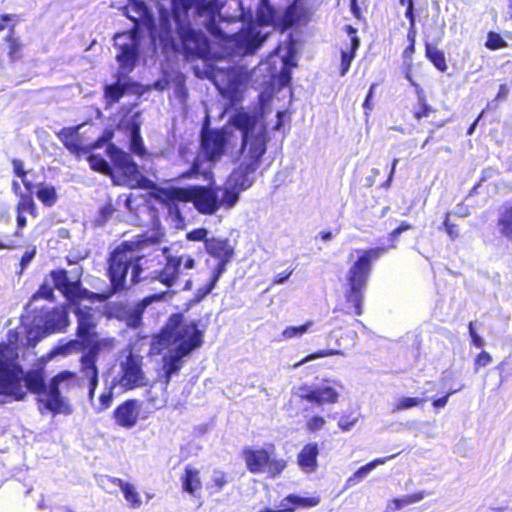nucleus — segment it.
Wrapping results in <instances>:
<instances>
[{
    "instance_id": "f257e3e1",
    "label": "nucleus",
    "mask_w": 512,
    "mask_h": 512,
    "mask_svg": "<svg viewBox=\"0 0 512 512\" xmlns=\"http://www.w3.org/2000/svg\"><path fill=\"white\" fill-rule=\"evenodd\" d=\"M164 233L157 230L151 235L143 233L134 240L123 241L117 245L107 258L106 275L110 285L104 294L109 298L116 293L128 290L142 281L159 282L166 288L183 283L184 290L193 285L190 271L196 268L195 257L188 253L159 255H137V251L160 244Z\"/></svg>"
},
{
    "instance_id": "f03ea898",
    "label": "nucleus",
    "mask_w": 512,
    "mask_h": 512,
    "mask_svg": "<svg viewBox=\"0 0 512 512\" xmlns=\"http://www.w3.org/2000/svg\"><path fill=\"white\" fill-rule=\"evenodd\" d=\"M76 377L74 371L63 370L52 377L47 385L42 369L25 371L19 363L17 348L8 342H0V405L23 401L28 393H32L37 396L41 414L66 412L59 386L61 382L75 380Z\"/></svg>"
},
{
    "instance_id": "7ed1b4c3",
    "label": "nucleus",
    "mask_w": 512,
    "mask_h": 512,
    "mask_svg": "<svg viewBox=\"0 0 512 512\" xmlns=\"http://www.w3.org/2000/svg\"><path fill=\"white\" fill-rule=\"evenodd\" d=\"M193 5L194 0H170V9L160 7L159 37L164 42L173 40V29L170 22V17H172L186 57L204 58L209 50V42L201 31L191 27L189 12Z\"/></svg>"
},
{
    "instance_id": "20e7f679",
    "label": "nucleus",
    "mask_w": 512,
    "mask_h": 512,
    "mask_svg": "<svg viewBox=\"0 0 512 512\" xmlns=\"http://www.w3.org/2000/svg\"><path fill=\"white\" fill-rule=\"evenodd\" d=\"M231 124L241 132V145L239 149L242 162L239 170L244 174H252L259 167L263 156L267 152L270 140L265 125L257 128V116L246 111H237L231 116Z\"/></svg>"
},
{
    "instance_id": "39448f33",
    "label": "nucleus",
    "mask_w": 512,
    "mask_h": 512,
    "mask_svg": "<svg viewBox=\"0 0 512 512\" xmlns=\"http://www.w3.org/2000/svg\"><path fill=\"white\" fill-rule=\"evenodd\" d=\"M360 254L347 272V289L344 293L346 314H363L364 291L372 271L373 262L387 252L386 246H377L359 251Z\"/></svg>"
},
{
    "instance_id": "423d86ee",
    "label": "nucleus",
    "mask_w": 512,
    "mask_h": 512,
    "mask_svg": "<svg viewBox=\"0 0 512 512\" xmlns=\"http://www.w3.org/2000/svg\"><path fill=\"white\" fill-rule=\"evenodd\" d=\"M203 336L196 321L186 322L181 313H173L153 338L151 349L160 353L170 345L177 344L176 348H185L190 354L202 345Z\"/></svg>"
},
{
    "instance_id": "0eeeda50",
    "label": "nucleus",
    "mask_w": 512,
    "mask_h": 512,
    "mask_svg": "<svg viewBox=\"0 0 512 512\" xmlns=\"http://www.w3.org/2000/svg\"><path fill=\"white\" fill-rule=\"evenodd\" d=\"M203 336L196 321L186 322L181 313H173L153 338L151 349L160 353L170 345L177 344L176 348H185L190 354L202 345Z\"/></svg>"
},
{
    "instance_id": "6e6552de",
    "label": "nucleus",
    "mask_w": 512,
    "mask_h": 512,
    "mask_svg": "<svg viewBox=\"0 0 512 512\" xmlns=\"http://www.w3.org/2000/svg\"><path fill=\"white\" fill-rule=\"evenodd\" d=\"M241 456L250 473H265L271 479L279 477L287 467V461L282 457H277L273 444H270L269 448L245 447Z\"/></svg>"
},
{
    "instance_id": "1a4fd4ad",
    "label": "nucleus",
    "mask_w": 512,
    "mask_h": 512,
    "mask_svg": "<svg viewBox=\"0 0 512 512\" xmlns=\"http://www.w3.org/2000/svg\"><path fill=\"white\" fill-rule=\"evenodd\" d=\"M230 133L226 128H210L205 124L200 133V149L206 160L216 162L226 152Z\"/></svg>"
},
{
    "instance_id": "9d476101",
    "label": "nucleus",
    "mask_w": 512,
    "mask_h": 512,
    "mask_svg": "<svg viewBox=\"0 0 512 512\" xmlns=\"http://www.w3.org/2000/svg\"><path fill=\"white\" fill-rule=\"evenodd\" d=\"M113 386H119L124 391H130L146 385L145 374L142 370L141 361L134 355L129 354L120 363V371L112 379Z\"/></svg>"
},
{
    "instance_id": "9b49d317",
    "label": "nucleus",
    "mask_w": 512,
    "mask_h": 512,
    "mask_svg": "<svg viewBox=\"0 0 512 512\" xmlns=\"http://www.w3.org/2000/svg\"><path fill=\"white\" fill-rule=\"evenodd\" d=\"M219 187L190 186L187 191V203H193L195 209L202 215H213L221 207L218 191Z\"/></svg>"
},
{
    "instance_id": "f8f14e48",
    "label": "nucleus",
    "mask_w": 512,
    "mask_h": 512,
    "mask_svg": "<svg viewBox=\"0 0 512 512\" xmlns=\"http://www.w3.org/2000/svg\"><path fill=\"white\" fill-rule=\"evenodd\" d=\"M222 6V0H198L195 6V15L203 18L202 25L214 38L226 37L218 25Z\"/></svg>"
},
{
    "instance_id": "ddd939ff",
    "label": "nucleus",
    "mask_w": 512,
    "mask_h": 512,
    "mask_svg": "<svg viewBox=\"0 0 512 512\" xmlns=\"http://www.w3.org/2000/svg\"><path fill=\"white\" fill-rule=\"evenodd\" d=\"M205 251L209 256L217 260V264L211 272L221 276L234 256V248L230 244L229 239L215 236L210 237L209 241H206Z\"/></svg>"
},
{
    "instance_id": "4468645a",
    "label": "nucleus",
    "mask_w": 512,
    "mask_h": 512,
    "mask_svg": "<svg viewBox=\"0 0 512 512\" xmlns=\"http://www.w3.org/2000/svg\"><path fill=\"white\" fill-rule=\"evenodd\" d=\"M100 486L110 494L116 493V490L113 489V487H118L123 493V497L127 502L128 507L131 509H140L143 505L141 495L137 491L136 487L132 483L126 482L121 478L104 475L100 479Z\"/></svg>"
},
{
    "instance_id": "2eb2a0df",
    "label": "nucleus",
    "mask_w": 512,
    "mask_h": 512,
    "mask_svg": "<svg viewBox=\"0 0 512 512\" xmlns=\"http://www.w3.org/2000/svg\"><path fill=\"white\" fill-rule=\"evenodd\" d=\"M188 187H161L151 191L150 196L156 202L167 208L170 214H180L179 203H187Z\"/></svg>"
},
{
    "instance_id": "dca6fc26",
    "label": "nucleus",
    "mask_w": 512,
    "mask_h": 512,
    "mask_svg": "<svg viewBox=\"0 0 512 512\" xmlns=\"http://www.w3.org/2000/svg\"><path fill=\"white\" fill-rule=\"evenodd\" d=\"M38 317L48 334L64 332L69 325V314L64 306L42 310Z\"/></svg>"
},
{
    "instance_id": "f3484780",
    "label": "nucleus",
    "mask_w": 512,
    "mask_h": 512,
    "mask_svg": "<svg viewBox=\"0 0 512 512\" xmlns=\"http://www.w3.org/2000/svg\"><path fill=\"white\" fill-rule=\"evenodd\" d=\"M140 410L141 403L138 399H127L114 409L113 419L118 426L131 429L139 420Z\"/></svg>"
},
{
    "instance_id": "a211bd4d",
    "label": "nucleus",
    "mask_w": 512,
    "mask_h": 512,
    "mask_svg": "<svg viewBox=\"0 0 512 512\" xmlns=\"http://www.w3.org/2000/svg\"><path fill=\"white\" fill-rule=\"evenodd\" d=\"M66 300L72 305H79L82 300L90 302H105L109 299V294L95 293L82 287L81 281H70L69 284L60 292Z\"/></svg>"
},
{
    "instance_id": "6ab92c4d",
    "label": "nucleus",
    "mask_w": 512,
    "mask_h": 512,
    "mask_svg": "<svg viewBox=\"0 0 512 512\" xmlns=\"http://www.w3.org/2000/svg\"><path fill=\"white\" fill-rule=\"evenodd\" d=\"M83 124L71 127H64L56 133L63 146L77 159L87 154V149L79 133Z\"/></svg>"
},
{
    "instance_id": "aec40b11",
    "label": "nucleus",
    "mask_w": 512,
    "mask_h": 512,
    "mask_svg": "<svg viewBox=\"0 0 512 512\" xmlns=\"http://www.w3.org/2000/svg\"><path fill=\"white\" fill-rule=\"evenodd\" d=\"M106 153L115 168L121 171L124 176L130 178L138 173L137 164L133 161L131 155L117 147L114 143L107 145Z\"/></svg>"
},
{
    "instance_id": "412c9836",
    "label": "nucleus",
    "mask_w": 512,
    "mask_h": 512,
    "mask_svg": "<svg viewBox=\"0 0 512 512\" xmlns=\"http://www.w3.org/2000/svg\"><path fill=\"white\" fill-rule=\"evenodd\" d=\"M74 313L77 318L76 335L78 338L84 343L95 339L97 336L95 331L96 322L92 313V309L90 307H77L74 310Z\"/></svg>"
},
{
    "instance_id": "4be33fe9",
    "label": "nucleus",
    "mask_w": 512,
    "mask_h": 512,
    "mask_svg": "<svg viewBox=\"0 0 512 512\" xmlns=\"http://www.w3.org/2000/svg\"><path fill=\"white\" fill-rule=\"evenodd\" d=\"M300 395L301 400H305L317 406L324 404H335L339 400V393L331 386L317 387L310 389L308 386H302Z\"/></svg>"
},
{
    "instance_id": "5701e85b",
    "label": "nucleus",
    "mask_w": 512,
    "mask_h": 512,
    "mask_svg": "<svg viewBox=\"0 0 512 512\" xmlns=\"http://www.w3.org/2000/svg\"><path fill=\"white\" fill-rule=\"evenodd\" d=\"M225 38H218L223 41H236L246 47L248 52H254L265 41L266 36L262 35L260 31L256 30L254 26H248L246 29L241 30L239 33L227 35Z\"/></svg>"
},
{
    "instance_id": "b1692460",
    "label": "nucleus",
    "mask_w": 512,
    "mask_h": 512,
    "mask_svg": "<svg viewBox=\"0 0 512 512\" xmlns=\"http://www.w3.org/2000/svg\"><path fill=\"white\" fill-rule=\"evenodd\" d=\"M16 210V230L13 235L22 237V230L27 226V219L24 213H29L32 217L38 216L36 203L30 195H19V200L15 207Z\"/></svg>"
},
{
    "instance_id": "393cba45",
    "label": "nucleus",
    "mask_w": 512,
    "mask_h": 512,
    "mask_svg": "<svg viewBox=\"0 0 512 512\" xmlns=\"http://www.w3.org/2000/svg\"><path fill=\"white\" fill-rule=\"evenodd\" d=\"M181 490L192 497H199L203 488L200 470L191 464L184 467L180 477Z\"/></svg>"
},
{
    "instance_id": "a878e982",
    "label": "nucleus",
    "mask_w": 512,
    "mask_h": 512,
    "mask_svg": "<svg viewBox=\"0 0 512 512\" xmlns=\"http://www.w3.org/2000/svg\"><path fill=\"white\" fill-rule=\"evenodd\" d=\"M79 363V372L81 374V380L87 381L88 398L89 400H93L95 396V391L99 383V369L97 366V362L81 356L79 359Z\"/></svg>"
},
{
    "instance_id": "bb28decb",
    "label": "nucleus",
    "mask_w": 512,
    "mask_h": 512,
    "mask_svg": "<svg viewBox=\"0 0 512 512\" xmlns=\"http://www.w3.org/2000/svg\"><path fill=\"white\" fill-rule=\"evenodd\" d=\"M319 448L316 442L305 444L297 455V464L306 473L315 472L318 468Z\"/></svg>"
},
{
    "instance_id": "cd10ccee",
    "label": "nucleus",
    "mask_w": 512,
    "mask_h": 512,
    "mask_svg": "<svg viewBox=\"0 0 512 512\" xmlns=\"http://www.w3.org/2000/svg\"><path fill=\"white\" fill-rule=\"evenodd\" d=\"M164 295H165L164 292L155 293L152 295H148V296L144 297L143 299H141L140 301H138L134 305V307H132L131 309H129L126 312V320H127L128 324L132 327L140 326V324L142 322V316H143L146 308L153 302H158V301L162 300Z\"/></svg>"
},
{
    "instance_id": "c85d7f7f",
    "label": "nucleus",
    "mask_w": 512,
    "mask_h": 512,
    "mask_svg": "<svg viewBox=\"0 0 512 512\" xmlns=\"http://www.w3.org/2000/svg\"><path fill=\"white\" fill-rule=\"evenodd\" d=\"M128 43L119 44L115 42V47L120 50L117 54L116 59L122 69L128 72L132 71L137 61V47L134 42V38L129 37Z\"/></svg>"
},
{
    "instance_id": "c756f323",
    "label": "nucleus",
    "mask_w": 512,
    "mask_h": 512,
    "mask_svg": "<svg viewBox=\"0 0 512 512\" xmlns=\"http://www.w3.org/2000/svg\"><path fill=\"white\" fill-rule=\"evenodd\" d=\"M345 29L351 38V43L349 50H343L341 52L340 76H345L348 73L351 63L356 56V51L360 46L357 30L351 25H347Z\"/></svg>"
},
{
    "instance_id": "7c9ffc66",
    "label": "nucleus",
    "mask_w": 512,
    "mask_h": 512,
    "mask_svg": "<svg viewBox=\"0 0 512 512\" xmlns=\"http://www.w3.org/2000/svg\"><path fill=\"white\" fill-rule=\"evenodd\" d=\"M188 355L189 353H187L185 348H175L174 353L165 359L163 369L166 384L170 382L173 374L180 371L182 367V359Z\"/></svg>"
},
{
    "instance_id": "2f4dec72",
    "label": "nucleus",
    "mask_w": 512,
    "mask_h": 512,
    "mask_svg": "<svg viewBox=\"0 0 512 512\" xmlns=\"http://www.w3.org/2000/svg\"><path fill=\"white\" fill-rule=\"evenodd\" d=\"M5 50L10 62L15 63L23 57L24 44L15 36L14 25L10 27V33L4 37Z\"/></svg>"
},
{
    "instance_id": "473e14b6",
    "label": "nucleus",
    "mask_w": 512,
    "mask_h": 512,
    "mask_svg": "<svg viewBox=\"0 0 512 512\" xmlns=\"http://www.w3.org/2000/svg\"><path fill=\"white\" fill-rule=\"evenodd\" d=\"M126 16L138 26L140 21L150 17L149 9L143 0H129L125 7Z\"/></svg>"
},
{
    "instance_id": "72a5a7b5",
    "label": "nucleus",
    "mask_w": 512,
    "mask_h": 512,
    "mask_svg": "<svg viewBox=\"0 0 512 512\" xmlns=\"http://www.w3.org/2000/svg\"><path fill=\"white\" fill-rule=\"evenodd\" d=\"M128 88L129 85L121 83L119 79L113 84L106 85L103 91L106 108L118 103L126 94Z\"/></svg>"
},
{
    "instance_id": "f704fd0d",
    "label": "nucleus",
    "mask_w": 512,
    "mask_h": 512,
    "mask_svg": "<svg viewBox=\"0 0 512 512\" xmlns=\"http://www.w3.org/2000/svg\"><path fill=\"white\" fill-rule=\"evenodd\" d=\"M229 482L230 477L227 472L219 469L214 470L206 485L208 495L213 496L219 494L229 484Z\"/></svg>"
},
{
    "instance_id": "c9c22d12",
    "label": "nucleus",
    "mask_w": 512,
    "mask_h": 512,
    "mask_svg": "<svg viewBox=\"0 0 512 512\" xmlns=\"http://www.w3.org/2000/svg\"><path fill=\"white\" fill-rule=\"evenodd\" d=\"M256 19L261 26L278 25V13L271 4H259Z\"/></svg>"
},
{
    "instance_id": "e433bc0d",
    "label": "nucleus",
    "mask_w": 512,
    "mask_h": 512,
    "mask_svg": "<svg viewBox=\"0 0 512 512\" xmlns=\"http://www.w3.org/2000/svg\"><path fill=\"white\" fill-rule=\"evenodd\" d=\"M425 57L433 64V66L444 73L448 69L445 54L431 43H425Z\"/></svg>"
},
{
    "instance_id": "4c0bfd02",
    "label": "nucleus",
    "mask_w": 512,
    "mask_h": 512,
    "mask_svg": "<svg viewBox=\"0 0 512 512\" xmlns=\"http://www.w3.org/2000/svg\"><path fill=\"white\" fill-rule=\"evenodd\" d=\"M417 107L413 110V118L420 122L423 118L429 117L436 110L428 103L423 89L417 91Z\"/></svg>"
},
{
    "instance_id": "58836bf2",
    "label": "nucleus",
    "mask_w": 512,
    "mask_h": 512,
    "mask_svg": "<svg viewBox=\"0 0 512 512\" xmlns=\"http://www.w3.org/2000/svg\"><path fill=\"white\" fill-rule=\"evenodd\" d=\"M500 234L512 242V204L505 207L497 219Z\"/></svg>"
},
{
    "instance_id": "ea45409f",
    "label": "nucleus",
    "mask_w": 512,
    "mask_h": 512,
    "mask_svg": "<svg viewBox=\"0 0 512 512\" xmlns=\"http://www.w3.org/2000/svg\"><path fill=\"white\" fill-rule=\"evenodd\" d=\"M284 501L289 505V507L293 508V512L297 508H312L317 506L321 499L318 496L312 497H301L296 494H289L284 498Z\"/></svg>"
},
{
    "instance_id": "a19ab883",
    "label": "nucleus",
    "mask_w": 512,
    "mask_h": 512,
    "mask_svg": "<svg viewBox=\"0 0 512 512\" xmlns=\"http://www.w3.org/2000/svg\"><path fill=\"white\" fill-rule=\"evenodd\" d=\"M295 0L290 4L284 11L281 18L278 17V25L282 31L291 28L294 24L299 21L298 6Z\"/></svg>"
},
{
    "instance_id": "79ce46f5",
    "label": "nucleus",
    "mask_w": 512,
    "mask_h": 512,
    "mask_svg": "<svg viewBox=\"0 0 512 512\" xmlns=\"http://www.w3.org/2000/svg\"><path fill=\"white\" fill-rule=\"evenodd\" d=\"M36 196L40 202L46 207H52L58 199V195L54 186L40 183L36 191Z\"/></svg>"
},
{
    "instance_id": "37998d69",
    "label": "nucleus",
    "mask_w": 512,
    "mask_h": 512,
    "mask_svg": "<svg viewBox=\"0 0 512 512\" xmlns=\"http://www.w3.org/2000/svg\"><path fill=\"white\" fill-rule=\"evenodd\" d=\"M87 157V161L90 165V168L98 173H101L106 176H112L113 170L109 163L100 155L89 153L85 155Z\"/></svg>"
},
{
    "instance_id": "c03bdc74",
    "label": "nucleus",
    "mask_w": 512,
    "mask_h": 512,
    "mask_svg": "<svg viewBox=\"0 0 512 512\" xmlns=\"http://www.w3.org/2000/svg\"><path fill=\"white\" fill-rule=\"evenodd\" d=\"M393 457H394V455L386 457V458H383V459H377V460H375L372 463H368V464H366L364 466H361L358 470H356L354 472V474L352 476H350L347 479L345 487L349 488V487H352L355 484H357L361 479H363L371 471V469L373 468L374 464H376V463L383 464V463H385L386 460L391 459Z\"/></svg>"
},
{
    "instance_id": "a18cd8bd",
    "label": "nucleus",
    "mask_w": 512,
    "mask_h": 512,
    "mask_svg": "<svg viewBox=\"0 0 512 512\" xmlns=\"http://www.w3.org/2000/svg\"><path fill=\"white\" fill-rule=\"evenodd\" d=\"M84 348V342L80 339H71L63 344H59L53 348L52 354L68 356L70 354L79 352Z\"/></svg>"
},
{
    "instance_id": "49530a36",
    "label": "nucleus",
    "mask_w": 512,
    "mask_h": 512,
    "mask_svg": "<svg viewBox=\"0 0 512 512\" xmlns=\"http://www.w3.org/2000/svg\"><path fill=\"white\" fill-rule=\"evenodd\" d=\"M36 255H37V246L34 244L27 245L26 250L20 257L19 262L16 265L15 273L18 276H21L25 272V270L28 268V266L31 264V262L34 260Z\"/></svg>"
},
{
    "instance_id": "de8ad7c7",
    "label": "nucleus",
    "mask_w": 512,
    "mask_h": 512,
    "mask_svg": "<svg viewBox=\"0 0 512 512\" xmlns=\"http://www.w3.org/2000/svg\"><path fill=\"white\" fill-rule=\"evenodd\" d=\"M220 277H221L220 275H218V274H216V273L211 272V276H210L209 281H208L205 285H203V286L199 287V288L196 290V292H195V294H194L193 301H194L195 303H199V302H201V301H202V300H203L207 295H209V294H210V293L215 289V287L217 286V283H218V281H219Z\"/></svg>"
},
{
    "instance_id": "09e8293b",
    "label": "nucleus",
    "mask_w": 512,
    "mask_h": 512,
    "mask_svg": "<svg viewBox=\"0 0 512 512\" xmlns=\"http://www.w3.org/2000/svg\"><path fill=\"white\" fill-rule=\"evenodd\" d=\"M312 325L313 322L309 320L299 326H288L282 331L281 337L284 340L300 338L311 328Z\"/></svg>"
},
{
    "instance_id": "8fccbe9b",
    "label": "nucleus",
    "mask_w": 512,
    "mask_h": 512,
    "mask_svg": "<svg viewBox=\"0 0 512 512\" xmlns=\"http://www.w3.org/2000/svg\"><path fill=\"white\" fill-rule=\"evenodd\" d=\"M335 355L343 356L344 353L341 350H338V349H321V350L315 351V352L305 356L303 359H301L300 361L295 363L293 365V368H298V367L302 366L303 364H305V363H307L309 361L318 359V358L335 356Z\"/></svg>"
},
{
    "instance_id": "3c124183",
    "label": "nucleus",
    "mask_w": 512,
    "mask_h": 512,
    "mask_svg": "<svg viewBox=\"0 0 512 512\" xmlns=\"http://www.w3.org/2000/svg\"><path fill=\"white\" fill-rule=\"evenodd\" d=\"M485 47L490 51H496L508 47L507 41L501 36L500 33L489 31L485 41Z\"/></svg>"
},
{
    "instance_id": "603ef678",
    "label": "nucleus",
    "mask_w": 512,
    "mask_h": 512,
    "mask_svg": "<svg viewBox=\"0 0 512 512\" xmlns=\"http://www.w3.org/2000/svg\"><path fill=\"white\" fill-rule=\"evenodd\" d=\"M54 289H57L59 292L63 290L70 282L68 277V272L65 269H54L51 270L49 273Z\"/></svg>"
},
{
    "instance_id": "864d4df0",
    "label": "nucleus",
    "mask_w": 512,
    "mask_h": 512,
    "mask_svg": "<svg viewBox=\"0 0 512 512\" xmlns=\"http://www.w3.org/2000/svg\"><path fill=\"white\" fill-rule=\"evenodd\" d=\"M426 399L424 398H418V397H403L397 400L395 402L394 407L392 409L393 412L403 411L407 410L413 407H416L423 402H425Z\"/></svg>"
},
{
    "instance_id": "5fc2aeb1",
    "label": "nucleus",
    "mask_w": 512,
    "mask_h": 512,
    "mask_svg": "<svg viewBox=\"0 0 512 512\" xmlns=\"http://www.w3.org/2000/svg\"><path fill=\"white\" fill-rule=\"evenodd\" d=\"M451 213L446 212L443 216V222L442 227L446 231L447 235L449 236L450 240L454 241L460 236V229L458 224L453 223L450 220Z\"/></svg>"
},
{
    "instance_id": "6e6d98bb",
    "label": "nucleus",
    "mask_w": 512,
    "mask_h": 512,
    "mask_svg": "<svg viewBox=\"0 0 512 512\" xmlns=\"http://www.w3.org/2000/svg\"><path fill=\"white\" fill-rule=\"evenodd\" d=\"M116 388V386H113V383L111 382L110 386L106 388V390L100 394L98 400H99V406L97 408V412H102L107 410L113 402V390Z\"/></svg>"
},
{
    "instance_id": "4d7b16f0",
    "label": "nucleus",
    "mask_w": 512,
    "mask_h": 512,
    "mask_svg": "<svg viewBox=\"0 0 512 512\" xmlns=\"http://www.w3.org/2000/svg\"><path fill=\"white\" fill-rule=\"evenodd\" d=\"M239 200V193L232 188H225L221 199H219L221 206L230 209L236 205Z\"/></svg>"
},
{
    "instance_id": "13d9d810",
    "label": "nucleus",
    "mask_w": 512,
    "mask_h": 512,
    "mask_svg": "<svg viewBox=\"0 0 512 512\" xmlns=\"http://www.w3.org/2000/svg\"><path fill=\"white\" fill-rule=\"evenodd\" d=\"M88 343H89L88 350L86 352H84L81 356L97 362L101 348L105 344V341L92 339Z\"/></svg>"
},
{
    "instance_id": "bf43d9fd",
    "label": "nucleus",
    "mask_w": 512,
    "mask_h": 512,
    "mask_svg": "<svg viewBox=\"0 0 512 512\" xmlns=\"http://www.w3.org/2000/svg\"><path fill=\"white\" fill-rule=\"evenodd\" d=\"M116 209L111 201L105 203L103 206L99 209V214L96 219V222L99 225H104L106 222H108L112 216L114 215Z\"/></svg>"
},
{
    "instance_id": "052dcab7",
    "label": "nucleus",
    "mask_w": 512,
    "mask_h": 512,
    "mask_svg": "<svg viewBox=\"0 0 512 512\" xmlns=\"http://www.w3.org/2000/svg\"><path fill=\"white\" fill-rule=\"evenodd\" d=\"M208 234V229L199 227L187 232L186 239L193 242H204V247H206V241H209L210 238L208 237Z\"/></svg>"
},
{
    "instance_id": "680f3d73",
    "label": "nucleus",
    "mask_w": 512,
    "mask_h": 512,
    "mask_svg": "<svg viewBox=\"0 0 512 512\" xmlns=\"http://www.w3.org/2000/svg\"><path fill=\"white\" fill-rule=\"evenodd\" d=\"M201 165H202V161L200 160V158L199 157L194 158L189 169L184 171L180 175V178H182V179L198 178L201 175Z\"/></svg>"
},
{
    "instance_id": "e2e57ef3",
    "label": "nucleus",
    "mask_w": 512,
    "mask_h": 512,
    "mask_svg": "<svg viewBox=\"0 0 512 512\" xmlns=\"http://www.w3.org/2000/svg\"><path fill=\"white\" fill-rule=\"evenodd\" d=\"M46 299L49 301H54L55 295H54V287L50 286L47 283H42L38 290L33 294L32 299Z\"/></svg>"
},
{
    "instance_id": "0e129e2a",
    "label": "nucleus",
    "mask_w": 512,
    "mask_h": 512,
    "mask_svg": "<svg viewBox=\"0 0 512 512\" xmlns=\"http://www.w3.org/2000/svg\"><path fill=\"white\" fill-rule=\"evenodd\" d=\"M326 420L323 416L314 415L306 421V429L310 433H316L324 428Z\"/></svg>"
},
{
    "instance_id": "69168bd1",
    "label": "nucleus",
    "mask_w": 512,
    "mask_h": 512,
    "mask_svg": "<svg viewBox=\"0 0 512 512\" xmlns=\"http://www.w3.org/2000/svg\"><path fill=\"white\" fill-rule=\"evenodd\" d=\"M416 38H417V33H412V31H407L408 45L403 50V53H402L403 59L412 60V57L415 53Z\"/></svg>"
},
{
    "instance_id": "338daca9",
    "label": "nucleus",
    "mask_w": 512,
    "mask_h": 512,
    "mask_svg": "<svg viewBox=\"0 0 512 512\" xmlns=\"http://www.w3.org/2000/svg\"><path fill=\"white\" fill-rule=\"evenodd\" d=\"M19 22V16L16 14H2L0 15V32L5 29L10 33V27L13 24L14 29L16 28L17 23Z\"/></svg>"
},
{
    "instance_id": "774afa93",
    "label": "nucleus",
    "mask_w": 512,
    "mask_h": 512,
    "mask_svg": "<svg viewBox=\"0 0 512 512\" xmlns=\"http://www.w3.org/2000/svg\"><path fill=\"white\" fill-rule=\"evenodd\" d=\"M492 362V357L487 351H481L474 359V369L478 371Z\"/></svg>"
}]
</instances>
